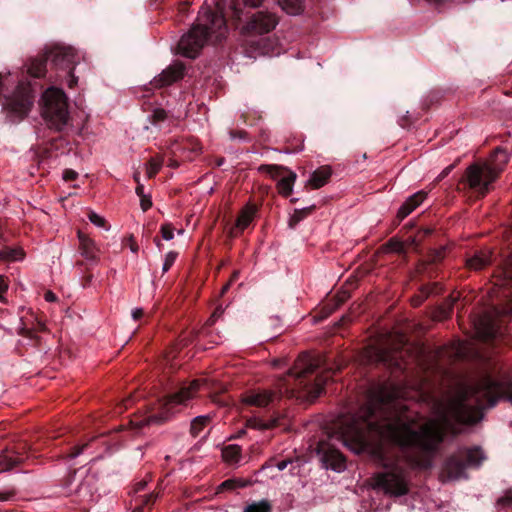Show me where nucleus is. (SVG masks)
<instances>
[{
    "mask_svg": "<svg viewBox=\"0 0 512 512\" xmlns=\"http://www.w3.org/2000/svg\"><path fill=\"white\" fill-rule=\"evenodd\" d=\"M335 418L331 427H325L328 438H335L348 446L354 444L356 452L374 444L381 453L383 444H394L402 449H412L405 454V461L413 469L426 470L433 466L434 458L448 438L468 432L482 418H427L415 428L403 418Z\"/></svg>",
    "mask_w": 512,
    "mask_h": 512,
    "instance_id": "f257e3e1",
    "label": "nucleus"
},
{
    "mask_svg": "<svg viewBox=\"0 0 512 512\" xmlns=\"http://www.w3.org/2000/svg\"><path fill=\"white\" fill-rule=\"evenodd\" d=\"M406 350H391L380 346L365 349L369 364L383 366L390 371L389 379L373 383L357 398L356 409L335 416H406L405 404L409 363Z\"/></svg>",
    "mask_w": 512,
    "mask_h": 512,
    "instance_id": "f03ea898",
    "label": "nucleus"
},
{
    "mask_svg": "<svg viewBox=\"0 0 512 512\" xmlns=\"http://www.w3.org/2000/svg\"><path fill=\"white\" fill-rule=\"evenodd\" d=\"M317 363L308 355L300 356L287 375L277 384L278 391L269 389H250L241 394L243 408H273L282 396L313 402L324 390L328 381L326 374L315 375Z\"/></svg>",
    "mask_w": 512,
    "mask_h": 512,
    "instance_id": "7ed1b4c3",
    "label": "nucleus"
},
{
    "mask_svg": "<svg viewBox=\"0 0 512 512\" xmlns=\"http://www.w3.org/2000/svg\"><path fill=\"white\" fill-rule=\"evenodd\" d=\"M500 400L512 404V380H495L487 375L476 384L463 385L460 388L453 401V413H439L434 416H484V412Z\"/></svg>",
    "mask_w": 512,
    "mask_h": 512,
    "instance_id": "20e7f679",
    "label": "nucleus"
},
{
    "mask_svg": "<svg viewBox=\"0 0 512 512\" xmlns=\"http://www.w3.org/2000/svg\"><path fill=\"white\" fill-rule=\"evenodd\" d=\"M510 160L508 151L496 147L485 160L470 164L457 183V190L476 198H483L499 178Z\"/></svg>",
    "mask_w": 512,
    "mask_h": 512,
    "instance_id": "39448f33",
    "label": "nucleus"
},
{
    "mask_svg": "<svg viewBox=\"0 0 512 512\" xmlns=\"http://www.w3.org/2000/svg\"><path fill=\"white\" fill-rule=\"evenodd\" d=\"M204 23H196L185 33L179 43L178 51L187 58H196L203 49L207 40L213 34L217 39H221L227 32L226 20L222 15L213 11L205 13Z\"/></svg>",
    "mask_w": 512,
    "mask_h": 512,
    "instance_id": "423d86ee",
    "label": "nucleus"
},
{
    "mask_svg": "<svg viewBox=\"0 0 512 512\" xmlns=\"http://www.w3.org/2000/svg\"><path fill=\"white\" fill-rule=\"evenodd\" d=\"M77 55L72 47L54 46L47 49L43 54L31 58L27 64V72L34 78H42L47 72V63L57 70L65 72L67 86L74 88L78 78L74 75L77 62Z\"/></svg>",
    "mask_w": 512,
    "mask_h": 512,
    "instance_id": "0eeeda50",
    "label": "nucleus"
},
{
    "mask_svg": "<svg viewBox=\"0 0 512 512\" xmlns=\"http://www.w3.org/2000/svg\"><path fill=\"white\" fill-rule=\"evenodd\" d=\"M4 79L0 73V100L3 111L12 123H19L30 113L36 92L31 82L19 81L11 94L4 95Z\"/></svg>",
    "mask_w": 512,
    "mask_h": 512,
    "instance_id": "6e6552de",
    "label": "nucleus"
},
{
    "mask_svg": "<svg viewBox=\"0 0 512 512\" xmlns=\"http://www.w3.org/2000/svg\"><path fill=\"white\" fill-rule=\"evenodd\" d=\"M41 101V115L47 126L62 132L70 120L68 98L64 91L57 87H50L43 93Z\"/></svg>",
    "mask_w": 512,
    "mask_h": 512,
    "instance_id": "1a4fd4ad",
    "label": "nucleus"
},
{
    "mask_svg": "<svg viewBox=\"0 0 512 512\" xmlns=\"http://www.w3.org/2000/svg\"><path fill=\"white\" fill-rule=\"evenodd\" d=\"M494 285L498 287L499 302L493 305L496 317L512 315V257L497 267L493 274Z\"/></svg>",
    "mask_w": 512,
    "mask_h": 512,
    "instance_id": "9d476101",
    "label": "nucleus"
},
{
    "mask_svg": "<svg viewBox=\"0 0 512 512\" xmlns=\"http://www.w3.org/2000/svg\"><path fill=\"white\" fill-rule=\"evenodd\" d=\"M374 488L384 492L390 497L405 496L410 491L408 472L399 466L393 465L390 469L378 472L373 476Z\"/></svg>",
    "mask_w": 512,
    "mask_h": 512,
    "instance_id": "9b49d317",
    "label": "nucleus"
},
{
    "mask_svg": "<svg viewBox=\"0 0 512 512\" xmlns=\"http://www.w3.org/2000/svg\"><path fill=\"white\" fill-rule=\"evenodd\" d=\"M279 23L277 15L270 11L253 13L242 28L246 36H261L273 31Z\"/></svg>",
    "mask_w": 512,
    "mask_h": 512,
    "instance_id": "f8f14e48",
    "label": "nucleus"
},
{
    "mask_svg": "<svg viewBox=\"0 0 512 512\" xmlns=\"http://www.w3.org/2000/svg\"><path fill=\"white\" fill-rule=\"evenodd\" d=\"M259 171L269 174L272 178H277L285 172L286 175H284L277 182V189L279 194H281L283 197H288L291 195L294 183L297 178L296 173L289 170L288 168L276 164H263L259 167Z\"/></svg>",
    "mask_w": 512,
    "mask_h": 512,
    "instance_id": "ddd939ff",
    "label": "nucleus"
},
{
    "mask_svg": "<svg viewBox=\"0 0 512 512\" xmlns=\"http://www.w3.org/2000/svg\"><path fill=\"white\" fill-rule=\"evenodd\" d=\"M316 452L326 469L341 472L346 468L344 456L326 441H319Z\"/></svg>",
    "mask_w": 512,
    "mask_h": 512,
    "instance_id": "4468645a",
    "label": "nucleus"
},
{
    "mask_svg": "<svg viewBox=\"0 0 512 512\" xmlns=\"http://www.w3.org/2000/svg\"><path fill=\"white\" fill-rule=\"evenodd\" d=\"M200 385V380H194L188 385H183L178 391L164 397L163 406L167 411H172L177 405H187L188 401L200 390Z\"/></svg>",
    "mask_w": 512,
    "mask_h": 512,
    "instance_id": "2eb2a0df",
    "label": "nucleus"
},
{
    "mask_svg": "<svg viewBox=\"0 0 512 512\" xmlns=\"http://www.w3.org/2000/svg\"><path fill=\"white\" fill-rule=\"evenodd\" d=\"M494 252L490 248L475 250L465 259V268L469 271H481L492 264Z\"/></svg>",
    "mask_w": 512,
    "mask_h": 512,
    "instance_id": "dca6fc26",
    "label": "nucleus"
},
{
    "mask_svg": "<svg viewBox=\"0 0 512 512\" xmlns=\"http://www.w3.org/2000/svg\"><path fill=\"white\" fill-rule=\"evenodd\" d=\"M467 465L464 463L462 457L458 454L450 456L443 467L442 475L447 480L455 481L461 478H466Z\"/></svg>",
    "mask_w": 512,
    "mask_h": 512,
    "instance_id": "f3484780",
    "label": "nucleus"
},
{
    "mask_svg": "<svg viewBox=\"0 0 512 512\" xmlns=\"http://www.w3.org/2000/svg\"><path fill=\"white\" fill-rule=\"evenodd\" d=\"M185 66L182 63L170 65L154 78L153 83L156 87H164L180 80L184 76Z\"/></svg>",
    "mask_w": 512,
    "mask_h": 512,
    "instance_id": "a211bd4d",
    "label": "nucleus"
},
{
    "mask_svg": "<svg viewBox=\"0 0 512 512\" xmlns=\"http://www.w3.org/2000/svg\"><path fill=\"white\" fill-rule=\"evenodd\" d=\"M427 195V192L421 190L409 196L397 211L395 225H399L402 220L419 207L426 199Z\"/></svg>",
    "mask_w": 512,
    "mask_h": 512,
    "instance_id": "6ab92c4d",
    "label": "nucleus"
},
{
    "mask_svg": "<svg viewBox=\"0 0 512 512\" xmlns=\"http://www.w3.org/2000/svg\"><path fill=\"white\" fill-rule=\"evenodd\" d=\"M78 239H79V250L81 255L87 260L96 261L97 259V249L95 243L92 239H90L87 235L78 231Z\"/></svg>",
    "mask_w": 512,
    "mask_h": 512,
    "instance_id": "aec40b11",
    "label": "nucleus"
},
{
    "mask_svg": "<svg viewBox=\"0 0 512 512\" xmlns=\"http://www.w3.org/2000/svg\"><path fill=\"white\" fill-rule=\"evenodd\" d=\"M458 453L464 460V463L467 465V468L479 467L483 460L485 459L484 452L479 447L466 449L464 451H459Z\"/></svg>",
    "mask_w": 512,
    "mask_h": 512,
    "instance_id": "412c9836",
    "label": "nucleus"
},
{
    "mask_svg": "<svg viewBox=\"0 0 512 512\" xmlns=\"http://www.w3.org/2000/svg\"><path fill=\"white\" fill-rule=\"evenodd\" d=\"M332 174L331 168L328 166H321L320 168L316 169L310 176L308 180V184L313 189H319L323 187L328 180L330 179Z\"/></svg>",
    "mask_w": 512,
    "mask_h": 512,
    "instance_id": "4be33fe9",
    "label": "nucleus"
},
{
    "mask_svg": "<svg viewBox=\"0 0 512 512\" xmlns=\"http://www.w3.org/2000/svg\"><path fill=\"white\" fill-rule=\"evenodd\" d=\"M258 207L255 204L248 203L240 212L236 220V228L240 231L246 229L252 222Z\"/></svg>",
    "mask_w": 512,
    "mask_h": 512,
    "instance_id": "5701e85b",
    "label": "nucleus"
},
{
    "mask_svg": "<svg viewBox=\"0 0 512 512\" xmlns=\"http://www.w3.org/2000/svg\"><path fill=\"white\" fill-rule=\"evenodd\" d=\"M21 463L22 459L16 456V452L6 449L0 453V473L10 471Z\"/></svg>",
    "mask_w": 512,
    "mask_h": 512,
    "instance_id": "b1692460",
    "label": "nucleus"
},
{
    "mask_svg": "<svg viewBox=\"0 0 512 512\" xmlns=\"http://www.w3.org/2000/svg\"><path fill=\"white\" fill-rule=\"evenodd\" d=\"M279 418H247V427L266 430L271 429L278 424Z\"/></svg>",
    "mask_w": 512,
    "mask_h": 512,
    "instance_id": "393cba45",
    "label": "nucleus"
},
{
    "mask_svg": "<svg viewBox=\"0 0 512 512\" xmlns=\"http://www.w3.org/2000/svg\"><path fill=\"white\" fill-rule=\"evenodd\" d=\"M277 2L290 15H299L304 10V0H277Z\"/></svg>",
    "mask_w": 512,
    "mask_h": 512,
    "instance_id": "a878e982",
    "label": "nucleus"
},
{
    "mask_svg": "<svg viewBox=\"0 0 512 512\" xmlns=\"http://www.w3.org/2000/svg\"><path fill=\"white\" fill-rule=\"evenodd\" d=\"M315 209V205H311L309 207H305L302 209H295L293 214L289 218V227L294 229L299 222L310 216L315 211Z\"/></svg>",
    "mask_w": 512,
    "mask_h": 512,
    "instance_id": "bb28decb",
    "label": "nucleus"
},
{
    "mask_svg": "<svg viewBox=\"0 0 512 512\" xmlns=\"http://www.w3.org/2000/svg\"><path fill=\"white\" fill-rule=\"evenodd\" d=\"M222 458L228 464H236L241 458V448L238 445H228L222 450Z\"/></svg>",
    "mask_w": 512,
    "mask_h": 512,
    "instance_id": "cd10ccee",
    "label": "nucleus"
},
{
    "mask_svg": "<svg viewBox=\"0 0 512 512\" xmlns=\"http://www.w3.org/2000/svg\"><path fill=\"white\" fill-rule=\"evenodd\" d=\"M437 284L422 285L419 293L412 298V305L415 307L420 306L431 294L435 292Z\"/></svg>",
    "mask_w": 512,
    "mask_h": 512,
    "instance_id": "c85d7f7f",
    "label": "nucleus"
},
{
    "mask_svg": "<svg viewBox=\"0 0 512 512\" xmlns=\"http://www.w3.org/2000/svg\"><path fill=\"white\" fill-rule=\"evenodd\" d=\"M24 257V252L21 248H15L10 246H5L0 250V260L1 261H17Z\"/></svg>",
    "mask_w": 512,
    "mask_h": 512,
    "instance_id": "c756f323",
    "label": "nucleus"
},
{
    "mask_svg": "<svg viewBox=\"0 0 512 512\" xmlns=\"http://www.w3.org/2000/svg\"><path fill=\"white\" fill-rule=\"evenodd\" d=\"M447 254V248L445 245H440L438 248H431L427 255L428 265H437L441 263Z\"/></svg>",
    "mask_w": 512,
    "mask_h": 512,
    "instance_id": "7c9ffc66",
    "label": "nucleus"
},
{
    "mask_svg": "<svg viewBox=\"0 0 512 512\" xmlns=\"http://www.w3.org/2000/svg\"><path fill=\"white\" fill-rule=\"evenodd\" d=\"M272 510L271 502L267 499H262L248 504L243 512H272Z\"/></svg>",
    "mask_w": 512,
    "mask_h": 512,
    "instance_id": "2f4dec72",
    "label": "nucleus"
},
{
    "mask_svg": "<svg viewBox=\"0 0 512 512\" xmlns=\"http://www.w3.org/2000/svg\"><path fill=\"white\" fill-rule=\"evenodd\" d=\"M163 165V159L160 157H152L146 164L147 178L152 179L160 171Z\"/></svg>",
    "mask_w": 512,
    "mask_h": 512,
    "instance_id": "473e14b6",
    "label": "nucleus"
},
{
    "mask_svg": "<svg viewBox=\"0 0 512 512\" xmlns=\"http://www.w3.org/2000/svg\"><path fill=\"white\" fill-rule=\"evenodd\" d=\"M209 418H193L191 421L190 432L197 437L204 427L208 424Z\"/></svg>",
    "mask_w": 512,
    "mask_h": 512,
    "instance_id": "72a5a7b5",
    "label": "nucleus"
},
{
    "mask_svg": "<svg viewBox=\"0 0 512 512\" xmlns=\"http://www.w3.org/2000/svg\"><path fill=\"white\" fill-rule=\"evenodd\" d=\"M435 234V229L433 227H421L417 230L414 241L415 242H423L426 239L432 237Z\"/></svg>",
    "mask_w": 512,
    "mask_h": 512,
    "instance_id": "f704fd0d",
    "label": "nucleus"
},
{
    "mask_svg": "<svg viewBox=\"0 0 512 512\" xmlns=\"http://www.w3.org/2000/svg\"><path fill=\"white\" fill-rule=\"evenodd\" d=\"M167 118V112L163 108H156L149 116V120L153 125H157L160 122L165 121Z\"/></svg>",
    "mask_w": 512,
    "mask_h": 512,
    "instance_id": "c9c22d12",
    "label": "nucleus"
},
{
    "mask_svg": "<svg viewBox=\"0 0 512 512\" xmlns=\"http://www.w3.org/2000/svg\"><path fill=\"white\" fill-rule=\"evenodd\" d=\"M88 219L94 225H96L98 227H102V228L108 229L107 221L102 216H100L97 213H95L94 211H89Z\"/></svg>",
    "mask_w": 512,
    "mask_h": 512,
    "instance_id": "e433bc0d",
    "label": "nucleus"
},
{
    "mask_svg": "<svg viewBox=\"0 0 512 512\" xmlns=\"http://www.w3.org/2000/svg\"><path fill=\"white\" fill-rule=\"evenodd\" d=\"M178 256V253L175 251H170L166 254L165 260L162 267L163 274L168 272V270L172 267L174 262L176 261V258Z\"/></svg>",
    "mask_w": 512,
    "mask_h": 512,
    "instance_id": "4c0bfd02",
    "label": "nucleus"
},
{
    "mask_svg": "<svg viewBox=\"0 0 512 512\" xmlns=\"http://www.w3.org/2000/svg\"><path fill=\"white\" fill-rule=\"evenodd\" d=\"M160 232L162 238L165 240H171L174 237V228L170 223H165L161 226Z\"/></svg>",
    "mask_w": 512,
    "mask_h": 512,
    "instance_id": "58836bf2",
    "label": "nucleus"
},
{
    "mask_svg": "<svg viewBox=\"0 0 512 512\" xmlns=\"http://www.w3.org/2000/svg\"><path fill=\"white\" fill-rule=\"evenodd\" d=\"M149 422L150 421L148 419H139V418L137 420H133V418L129 419V425H130L131 429L135 431V433H138L144 426L148 425Z\"/></svg>",
    "mask_w": 512,
    "mask_h": 512,
    "instance_id": "ea45409f",
    "label": "nucleus"
},
{
    "mask_svg": "<svg viewBox=\"0 0 512 512\" xmlns=\"http://www.w3.org/2000/svg\"><path fill=\"white\" fill-rule=\"evenodd\" d=\"M497 504L502 507L512 505V490L505 491L504 494L498 498Z\"/></svg>",
    "mask_w": 512,
    "mask_h": 512,
    "instance_id": "a19ab883",
    "label": "nucleus"
},
{
    "mask_svg": "<svg viewBox=\"0 0 512 512\" xmlns=\"http://www.w3.org/2000/svg\"><path fill=\"white\" fill-rule=\"evenodd\" d=\"M229 135L231 139L249 140L248 133L245 130H230Z\"/></svg>",
    "mask_w": 512,
    "mask_h": 512,
    "instance_id": "79ce46f5",
    "label": "nucleus"
},
{
    "mask_svg": "<svg viewBox=\"0 0 512 512\" xmlns=\"http://www.w3.org/2000/svg\"><path fill=\"white\" fill-rule=\"evenodd\" d=\"M132 402H133L132 397L123 400V402L121 404L117 405V408H116L117 410L115 411V413L118 415H121L132 404Z\"/></svg>",
    "mask_w": 512,
    "mask_h": 512,
    "instance_id": "37998d69",
    "label": "nucleus"
},
{
    "mask_svg": "<svg viewBox=\"0 0 512 512\" xmlns=\"http://www.w3.org/2000/svg\"><path fill=\"white\" fill-rule=\"evenodd\" d=\"M389 248L394 252H401L403 250V244L399 240L394 238L388 241Z\"/></svg>",
    "mask_w": 512,
    "mask_h": 512,
    "instance_id": "c03bdc74",
    "label": "nucleus"
},
{
    "mask_svg": "<svg viewBox=\"0 0 512 512\" xmlns=\"http://www.w3.org/2000/svg\"><path fill=\"white\" fill-rule=\"evenodd\" d=\"M140 206L143 211H147L148 209H150L152 207L151 197L147 195L140 197Z\"/></svg>",
    "mask_w": 512,
    "mask_h": 512,
    "instance_id": "a18cd8bd",
    "label": "nucleus"
},
{
    "mask_svg": "<svg viewBox=\"0 0 512 512\" xmlns=\"http://www.w3.org/2000/svg\"><path fill=\"white\" fill-rule=\"evenodd\" d=\"M78 177V173L72 169H66L63 172V179L65 181H74Z\"/></svg>",
    "mask_w": 512,
    "mask_h": 512,
    "instance_id": "49530a36",
    "label": "nucleus"
},
{
    "mask_svg": "<svg viewBox=\"0 0 512 512\" xmlns=\"http://www.w3.org/2000/svg\"><path fill=\"white\" fill-rule=\"evenodd\" d=\"M8 290V283L4 276L0 275V301L4 300V294Z\"/></svg>",
    "mask_w": 512,
    "mask_h": 512,
    "instance_id": "de8ad7c7",
    "label": "nucleus"
},
{
    "mask_svg": "<svg viewBox=\"0 0 512 512\" xmlns=\"http://www.w3.org/2000/svg\"><path fill=\"white\" fill-rule=\"evenodd\" d=\"M92 279H93V274H91V273H87V274L83 275L81 277V286L83 288L88 287L91 284Z\"/></svg>",
    "mask_w": 512,
    "mask_h": 512,
    "instance_id": "09e8293b",
    "label": "nucleus"
},
{
    "mask_svg": "<svg viewBox=\"0 0 512 512\" xmlns=\"http://www.w3.org/2000/svg\"><path fill=\"white\" fill-rule=\"evenodd\" d=\"M456 164H451L449 166H447L440 174L439 176L437 177V181H440L442 179H444L445 177H447L450 172L455 168Z\"/></svg>",
    "mask_w": 512,
    "mask_h": 512,
    "instance_id": "8fccbe9b",
    "label": "nucleus"
},
{
    "mask_svg": "<svg viewBox=\"0 0 512 512\" xmlns=\"http://www.w3.org/2000/svg\"><path fill=\"white\" fill-rule=\"evenodd\" d=\"M245 6L250 8H258L260 7L265 0H243Z\"/></svg>",
    "mask_w": 512,
    "mask_h": 512,
    "instance_id": "3c124183",
    "label": "nucleus"
},
{
    "mask_svg": "<svg viewBox=\"0 0 512 512\" xmlns=\"http://www.w3.org/2000/svg\"><path fill=\"white\" fill-rule=\"evenodd\" d=\"M213 401L219 405H226L227 398L224 394H217L213 396Z\"/></svg>",
    "mask_w": 512,
    "mask_h": 512,
    "instance_id": "603ef678",
    "label": "nucleus"
},
{
    "mask_svg": "<svg viewBox=\"0 0 512 512\" xmlns=\"http://www.w3.org/2000/svg\"><path fill=\"white\" fill-rule=\"evenodd\" d=\"M235 481L234 480H226L223 483H221L220 488L222 489H233L235 488Z\"/></svg>",
    "mask_w": 512,
    "mask_h": 512,
    "instance_id": "864d4df0",
    "label": "nucleus"
},
{
    "mask_svg": "<svg viewBox=\"0 0 512 512\" xmlns=\"http://www.w3.org/2000/svg\"><path fill=\"white\" fill-rule=\"evenodd\" d=\"M85 447H86V445L75 447L74 450L70 453V457L71 458L78 457L83 452Z\"/></svg>",
    "mask_w": 512,
    "mask_h": 512,
    "instance_id": "5fc2aeb1",
    "label": "nucleus"
},
{
    "mask_svg": "<svg viewBox=\"0 0 512 512\" xmlns=\"http://www.w3.org/2000/svg\"><path fill=\"white\" fill-rule=\"evenodd\" d=\"M19 333L23 337H27V338H33L34 337V332L31 329H29V328H22Z\"/></svg>",
    "mask_w": 512,
    "mask_h": 512,
    "instance_id": "6e6d98bb",
    "label": "nucleus"
},
{
    "mask_svg": "<svg viewBox=\"0 0 512 512\" xmlns=\"http://www.w3.org/2000/svg\"><path fill=\"white\" fill-rule=\"evenodd\" d=\"M44 298L47 302H54L57 300L56 295L50 290L45 292Z\"/></svg>",
    "mask_w": 512,
    "mask_h": 512,
    "instance_id": "4d7b16f0",
    "label": "nucleus"
},
{
    "mask_svg": "<svg viewBox=\"0 0 512 512\" xmlns=\"http://www.w3.org/2000/svg\"><path fill=\"white\" fill-rule=\"evenodd\" d=\"M410 120H409V116L405 115L403 116L401 119H399L398 121V124L403 127V128H407L409 125H410Z\"/></svg>",
    "mask_w": 512,
    "mask_h": 512,
    "instance_id": "13d9d810",
    "label": "nucleus"
},
{
    "mask_svg": "<svg viewBox=\"0 0 512 512\" xmlns=\"http://www.w3.org/2000/svg\"><path fill=\"white\" fill-rule=\"evenodd\" d=\"M143 315H144V311H143V309H140V308L135 309V310L132 312V317H133V319H134L135 321H137V320L141 319V318L143 317Z\"/></svg>",
    "mask_w": 512,
    "mask_h": 512,
    "instance_id": "bf43d9fd",
    "label": "nucleus"
},
{
    "mask_svg": "<svg viewBox=\"0 0 512 512\" xmlns=\"http://www.w3.org/2000/svg\"><path fill=\"white\" fill-rule=\"evenodd\" d=\"M289 463H290L289 460H282L277 463L276 467L279 471H283L284 469H286V467L288 466Z\"/></svg>",
    "mask_w": 512,
    "mask_h": 512,
    "instance_id": "052dcab7",
    "label": "nucleus"
},
{
    "mask_svg": "<svg viewBox=\"0 0 512 512\" xmlns=\"http://www.w3.org/2000/svg\"><path fill=\"white\" fill-rule=\"evenodd\" d=\"M135 192L139 197H143L145 195L144 194V185L142 183L137 184Z\"/></svg>",
    "mask_w": 512,
    "mask_h": 512,
    "instance_id": "680f3d73",
    "label": "nucleus"
},
{
    "mask_svg": "<svg viewBox=\"0 0 512 512\" xmlns=\"http://www.w3.org/2000/svg\"><path fill=\"white\" fill-rule=\"evenodd\" d=\"M155 498H156V496H154L153 494L145 496V499L143 500V505L150 504L151 502H153L155 500Z\"/></svg>",
    "mask_w": 512,
    "mask_h": 512,
    "instance_id": "e2e57ef3",
    "label": "nucleus"
},
{
    "mask_svg": "<svg viewBox=\"0 0 512 512\" xmlns=\"http://www.w3.org/2000/svg\"><path fill=\"white\" fill-rule=\"evenodd\" d=\"M145 486H146V481H140L135 485V491L139 492V491L143 490L145 488Z\"/></svg>",
    "mask_w": 512,
    "mask_h": 512,
    "instance_id": "0e129e2a",
    "label": "nucleus"
},
{
    "mask_svg": "<svg viewBox=\"0 0 512 512\" xmlns=\"http://www.w3.org/2000/svg\"><path fill=\"white\" fill-rule=\"evenodd\" d=\"M426 2L433 4L435 6H440L444 4L447 0H425Z\"/></svg>",
    "mask_w": 512,
    "mask_h": 512,
    "instance_id": "69168bd1",
    "label": "nucleus"
},
{
    "mask_svg": "<svg viewBox=\"0 0 512 512\" xmlns=\"http://www.w3.org/2000/svg\"><path fill=\"white\" fill-rule=\"evenodd\" d=\"M13 494L12 493H0V501L8 500Z\"/></svg>",
    "mask_w": 512,
    "mask_h": 512,
    "instance_id": "338daca9",
    "label": "nucleus"
},
{
    "mask_svg": "<svg viewBox=\"0 0 512 512\" xmlns=\"http://www.w3.org/2000/svg\"><path fill=\"white\" fill-rule=\"evenodd\" d=\"M224 163H225V158H224V157H219V158H217V159H216V161H215V164H216V166H218V167L222 166Z\"/></svg>",
    "mask_w": 512,
    "mask_h": 512,
    "instance_id": "774afa93",
    "label": "nucleus"
}]
</instances>
